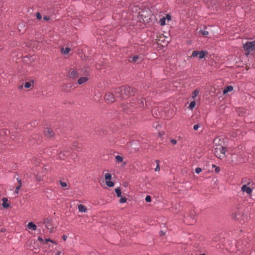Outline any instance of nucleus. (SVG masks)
Returning <instances> with one entry per match:
<instances>
[{
  "label": "nucleus",
  "instance_id": "nucleus-1",
  "mask_svg": "<svg viewBox=\"0 0 255 255\" xmlns=\"http://www.w3.org/2000/svg\"><path fill=\"white\" fill-rule=\"evenodd\" d=\"M246 55L248 56L252 51H255V40L247 41L243 45Z\"/></svg>",
  "mask_w": 255,
  "mask_h": 255
},
{
  "label": "nucleus",
  "instance_id": "nucleus-2",
  "mask_svg": "<svg viewBox=\"0 0 255 255\" xmlns=\"http://www.w3.org/2000/svg\"><path fill=\"white\" fill-rule=\"evenodd\" d=\"M144 99L143 98L134 99L130 103V105L135 108H142L144 107Z\"/></svg>",
  "mask_w": 255,
  "mask_h": 255
},
{
  "label": "nucleus",
  "instance_id": "nucleus-3",
  "mask_svg": "<svg viewBox=\"0 0 255 255\" xmlns=\"http://www.w3.org/2000/svg\"><path fill=\"white\" fill-rule=\"evenodd\" d=\"M122 92H123V95L124 98L133 95L134 93V90L133 88H130L128 86H124L121 87Z\"/></svg>",
  "mask_w": 255,
  "mask_h": 255
},
{
  "label": "nucleus",
  "instance_id": "nucleus-4",
  "mask_svg": "<svg viewBox=\"0 0 255 255\" xmlns=\"http://www.w3.org/2000/svg\"><path fill=\"white\" fill-rule=\"evenodd\" d=\"M226 149L224 146L216 148L214 150L215 155L219 158H222L226 156Z\"/></svg>",
  "mask_w": 255,
  "mask_h": 255
},
{
  "label": "nucleus",
  "instance_id": "nucleus-5",
  "mask_svg": "<svg viewBox=\"0 0 255 255\" xmlns=\"http://www.w3.org/2000/svg\"><path fill=\"white\" fill-rule=\"evenodd\" d=\"M43 223L45 225V227L51 232L53 229L52 224V219L50 217L46 218L43 219Z\"/></svg>",
  "mask_w": 255,
  "mask_h": 255
},
{
  "label": "nucleus",
  "instance_id": "nucleus-6",
  "mask_svg": "<svg viewBox=\"0 0 255 255\" xmlns=\"http://www.w3.org/2000/svg\"><path fill=\"white\" fill-rule=\"evenodd\" d=\"M105 178L106 180V185L109 187H112L114 186V183L111 181L112 177L110 173L107 172L105 174Z\"/></svg>",
  "mask_w": 255,
  "mask_h": 255
},
{
  "label": "nucleus",
  "instance_id": "nucleus-7",
  "mask_svg": "<svg viewBox=\"0 0 255 255\" xmlns=\"http://www.w3.org/2000/svg\"><path fill=\"white\" fill-rule=\"evenodd\" d=\"M105 100L108 103H113L115 101L116 97L113 93L108 92L105 96Z\"/></svg>",
  "mask_w": 255,
  "mask_h": 255
},
{
  "label": "nucleus",
  "instance_id": "nucleus-8",
  "mask_svg": "<svg viewBox=\"0 0 255 255\" xmlns=\"http://www.w3.org/2000/svg\"><path fill=\"white\" fill-rule=\"evenodd\" d=\"M114 95L116 98H119L124 99L123 92H122L121 87H118L116 88L114 91Z\"/></svg>",
  "mask_w": 255,
  "mask_h": 255
},
{
  "label": "nucleus",
  "instance_id": "nucleus-9",
  "mask_svg": "<svg viewBox=\"0 0 255 255\" xmlns=\"http://www.w3.org/2000/svg\"><path fill=\"white\" fill-rule=\"evenodd\" d=\"M241 190L243 192H246L250 195H251L253 192V189L246 184L242 186Z\"/></svg>",
  "mask_w": 255,
  "mask_h": 255
},
{
  "label": "nucleus",
  "instance_id": "nucleus-10",
  "mask_svg": "<svg viewBox=\"0 0 255 255\" xmlns=\"http://www.w3.org/2000/svg\"><path fill=\"white\" fill-rule=\"evenodd\" d=\"M44 134L47 137H51L53 135V132L50 128H46L44 130Z\"/></svg>",
  "mask_w": 255,
  "mask_h": 255
},
{
  "label": "nucleus",
  "instance_id": "nucleus-11",
  "mask_svg": "<svg viewBox=\"0 0 255 255\" xmlns=\"http://www.w3.org/2000/svg\"><path fill=\"white\" fill-rule=\"evenodd\" d=\"M27 227L28 229L32 231H35L37 229L36 225L33 222H29L27 225Z\"/></svg>",
  "mask_w": 255,
  "mask_h": 255
},
{
  "label": "nucleus",
  "instance_id": "nucleus-12",
  "mask_svg": "<svg viewBox=\"0 0 255 255\" xmlns=\"http://www.w3.org/2000/svg\"><path fill=\"white\" fill-rule=\"evenodd\" d=\"M88 80V78L86 77H83L80 78L78 80V83L79 85H81L82 84H84L86 83Z\"/></svg>",
  "mask_w": 255,
  "mask_h": 255
},
{
  "label": "nucleus",
  "instance_id": "nucleus-13",
  "mask_svg": "<svg viewBox=\"0 0 255 255\" xmlns=\"http://www.w3.org/2000/svg\"><path fill=\"white\" fill-rule=\"evenodd\" d=\"M78 208L80 212L85 213L87 210V208L82 204L79 205Z\"/></svg>",
  "mask_w": 255,
  "mask_h": 255
},
{
  "label": "nucleus",
  "instance_id": "nucleus-14",
  "mask_svg": "<svg viewBox=\"0 0 255 255\" xmlns=\"http://www.w3.org/2000/svg\"><path fill=\"white\" fill-rule=\"evenodd\" d=\"M78 72L76 70H72L70 72V73H69V77L71 78H73V79H74V78H76V77H77L78 76Z\"/></svg>",
  "mask_w": 255,
  "mask_h": 255
},
{
  "label": "nucleus",
  "instance_id": "nucleus-15",
  "mask_svg": "<svg viewBox=\"0 0 255 255\" xmlns=\"http://www.w3.org/2000/svg\"><path fill=\"white\" fill-rule=\"evenodd\" d=\"M2 200V207L4 208H8L9 206V205L7 203V199L6 198H3Z\"/></svg>",
  "mask_w": 255,
  "mask_h": 255
},
{
  "label": "nucleus",
  "instance_id": "nucleus-16",
  "mask_svg": "<svg viewBox=\"0 0 255 255\" xmlns=\"http://www.w3.org/2000/svg\"><path fill=\"white\" fill-rule=\"evenodd\" d=\"M17 182L19 183V185L18 186H17L16 187V188H15V193L16 194H18V193L19 190V189L20 188V187H21V185H22V182H21V180L20 179H19L18 178H17Z\"/></svg>",
  "mask_w": 255,
  "mask_h": 255
},
{
  "label": "nucleus",
  "instance_id": "nucleus-17",
  "mask_svg": "<svg viewBox=\"0 0 255 255\" xmlns=\"http://www.w3.org/2000/svg\"><path fill=\"white\" fill-rule=\"evenodd\" d=\"M69 152L65 151L63 152H61L59 153V157L61 159H64L65 157L68 156L69 155Z\"/></svg>",
  "mask_w": 255,
  "mask_h": 255
},
{
  "label": "nucleus",
  "instance_id": "nucleus-18",
  "mask_svg": "<svg viewBox=\"0 0 255 255\" xmlns=\"http://www.w3.org/2000/svg\"><path fill=\"white\" fill-rule=\"evenodd\" d=\"M233 90V87L232 86H228L226 87L223 90V93L224 94H227L229 92H231Z\"/></svg>",
  "mask_w": 255,
  "mask_h": 255
},
{
  "label": "nucleus",
  "instance_id": "nucleus-19",
  "mask_svg": "<svg viewBox=\"0 0 255 255\" xmlns=\"http://www.w3.org/2000/svg\"><path fill=\"white\" fill-rule=\"evenodd\" d=\"M71 51V49L69 47L62 48L61 49V51L62 53L64 54H67Z\"/></svg>",
  "mask_w": 255,
  "mask_h": 255
},
{
  "label": "nucleus",
  "instance_id": "nucleus-20",
  "mask_svg": "<svg viewBox=\"0 0 255 255\" xmlns=\"http://www.w3.org/2000/svg\"><path fill=\"white\" fill-rule=\"evenodd\" d=\"M59 183L61 185V187L63 188H66V189H68L69 188L68 187V185L67 182L62 181V180L59 181Z\"/></svg>",
  "mask_w": 255,
  "mask_h": 255
},
{
  "label": "nucleus",
  "instance_id": "nucleus-21",
  "mask_svg": "<svg viewBox=\"0 0 255 255\" xmlns=\"http://www.w3.org/2000/svg\"><path fill=\"white\" fill-rule=\"evenodd\" d=\"M34 83L33 81H30L29 82H27L24 84V87L26 88H30Z\"/></svg>",
  "mask_w": 255,
  "mask_h": 255
},
{
  "label": "nucleus",
  "instance_id": "nucleus-22",
  "mask_svg": "<svg viewBox=\"0 0 255 255\" xmlns=\"http://www.w3.org/2000/svg\"><path fill=\"white\" fill-rule=\"evenodd\" d=\"M115 190L116 193L117 194V196L118 197H122V191H121V189L119 187L116 188Z\"/></svg>",
  "mask_w": 255,
  "mask_h": 255
},
{
  "label": "nucleus",
  "instance_id": "nucleus-23",
  "mask_svg": "<svg viewBox=\"0 0 255 255\" xmlns=\"http://www.w3.org/2000/svg\"><path fill=\"white\" fill-rule=\"evenodd\" d=\"M166 18H164V17L161 18L160 19H159V23L161 25V26H163L164 25L166 24Z\"/></svg>",
  "mask_w": 255,
  "mask_h": 255
},
{
  "label": "nucleus",
  "instance_id": "nucleus-24",
  "mask_svg": "<svg viewBox=\"0 0 255 255\" xmlns=\"http://www.w3.org/2000/svg\"><path fill=\"white\" fill-rule=\"evenodd\" d=\"M199 93V91L198 90H195L192 93V98H195V97H196L198 95Z\"/></svg>",
  "mask_w": 255,
  "mask_h": 255
},
{
  "label": "nucleus",
  "instance_id": "nucleus-25",
  "mask_svg": "<svg viewBox=\"0 0 255 255\" xmlns=\"http://www.w3.org/2000/svg\"><path fill=\"white\" fill-rule=\"evenodd\" d=\"M205 51H199V54L198 55L199 58L200 59L203 58L205 56Z\"/></svg>",
  "mask_w": 255,
  "mask_h": 255
},
{
  "label": "nucleus",
  "instance_id": "nucleus-26",
  "mask_svg": "<svg viewBox=\"0 0 255 255\" xmlns=\"http://www.w3.org/2000/svg\"><path fill=\"white\" fill-rule=\"evenodd\" d=\"M116 161L118 163L121 162L123 160V158L120 155H117L116 156Z\"/></svg>",
  "mask_w": 255,
  "mask_h": 255
},
{
  "label": "nucleus",
  "instance_id": "nucleus-27",
  "mask_svg": "<svg viewBox=\"0 0 255 255\" xmlns=\"http://www.w3.org/2000/svg\"><path fill=\"white\" fill-rule=\"evenodd\" d=\"M196 105V102L195 101H192L190 103L189 106V109L190 110H192Z\"/></svg>",
  "mask_w": 255,
  "mask_h": 255
},
{
  "label": "nucleus",
  "instance_id": "nucleus-28",
  "mask_svg": "<svg viewBox=\"0 0 255 255\" xmlns=\"http://www.w3.org/2000/svg\"><path fill=\"white\" fill-rule=\"evenodd\" d=\"M159 162V160H156V163H157V165H156V167L155 168V171H159V170H160Z\"/></svg>",
  "mask_w": 255,
  "mask_h": 255
},
{
  "label": "nucleus",
  "instance_id": "nucleus-29",
  "mask_svg": "<svg viewBox=\"0 0 255 255\" xmlns=\"http://www.w3.org/2000/svg\"><path fill=\"white\" fill-rule=\"evenodd\" d=\"M199 54V51H194L192 52V56L194 57H197Z\"/></svg>",
  "mask_w": 255,
  "mask_h": 255
},
{
  "label": "nucleus",
  "instance_id": "nucleus-30",
  "mask_svg": "<svg viewBox=\"0 0 255 255\" xmlns=\"http://www.w3.org/2000/svg\"><path fill=\"white\" fill-rule=\"evenodd\" d=\"M200 33H202V34L204 36H207L209 34V32L208 31L203 30H201Z\"/></svg>",
  "mask_w": 255,
  "mask_h": 255
},
{
  "label": "nucleus",
  "instance_id": "nucleus-31",
  "mask_svg": "<svg viewBox=\"0 0 255 255\" xmlns=\"http://www.w3.org/2000/svg\"><path fill=\"white\" fill-rule=\"evenodd\" d=\"M127 199L126 197H121L120 199V202L121 203H125L127 202Z\"/></svg>",
  "mask_w": 255,
  "mask_h": 255
},
{
  "label": "nucleus",
  "instance_id": "nucleus-32",
  "mask_svg": "<svg viewBox=\"0 0 255 255\" xmlns=\"http://www.w3.org/2000/svg\"><path fill=\"white\" fill-rule=\"evenodd\" d=\"M212 166H213V167H215V172H216V173H218V172H220V167H218V166H216L215 165H214V164L212 165Z\"/></svg>",
  "mask_w": 255,
  "mask_h": 255
},
{
  "label": "nucleus",
  "instance_id": "nucleus-33",
  "mask_svg": "<svg viewBox=\"0 0 255 255\" xmlns=\"http://www.w3.org/2000/svg\"><path fill=\"white\" fill-rule=\"evenodd\" d=\"M145 200L146 202H151V197L150 196L147 195L145 197Z\"/></svg>",
  "mask_w": 255,
  "mask_h": 255
},
{
  "label": "nucleus",
  "instance_id": "nucleus-34",
  "mask_svg": "<svg viewBox=\"0 0 255 255\" xmlns=\"http://www.w3.org/2000/svg\"><path fill=\"white\" fill-rule=\"evenodd\" d=\"M164 18H166V20L167 19L168 21H170L171 20V16L169 14H167L166 15L165 17H164Z\"/></svg>",
  "mask_w": 255,
  "mask_h": 255
},
{
  "label": "nucleus",
  "instance_id": "nucleus-35",
  "mask_svg": "<svg viewBox=\"0 0 255 255\" xmlns=\"http://www.w3.org/2000/svg\"><path fill=\"white\" fill-rule=\"evenodd\" d=\"M139 57L138 56H134L132 58V62H136L137 60L138 59Z\"/></svg>",
  "mask_w": 255,
  "mask_h": 255
},
{
  "label": "nucleus",
  "instance_id": "nucleus-36",
  "mask_svg": "<svg viewBox=\"0 0 255 255\" xmlns=\"http://www.w3.org/2000/svg\"><path fill=\"white\" fill-rule=\"evenodd\" d=\"M202 171V169L200 167H197L195 169V172L196 173L199 174Z\"/></svg>",
  "mask_w": 255,
  "mask_h": 255
},
{
  "label": "nucleus",
  "instance_id": "nucleus-37",
  "mask_svg": "<svg viewBox=\"0 0 255 255\" xmlns=\"http://www.w3.org/2000/svg\"><path fill=\"white\" fill-rule=\"evenodd\" d=\"M36 16L37 19H41V16L39 12H37L36 14Z\"/></svg>",
  "mask_w": 255,
  "mask_h": 255
},
{
  "label": "nucleus",
  "instance_id": "nucleus-38",
  "mask_svg": "<svg viewBox=\"0 0 255 255\" xmlns=\"http://www.w3.org/2000/svg\"><path fill=\"white\" fill-rule=\"evenodd\" d=\"M199 125L198 124L197 125H195L194 126H193V129L195 130H196L198 129V128H199Z\"/></svg>",
  "mask_w": 255,
  "mask_h": 255
},
{
  "label": "nucleus",
  "instance_id": "nucleus-39",
  "mask_svg": "<svg viewBox=\"0 0 255 255\" xmlns=\"http://www.w3.org/2000/svg\"><path fill=\"white\" fill-rule=\"evenodd\" d=\"M36 179L37 181H40L42 180V178L38 175H36L35 176Z\"/></svg>",
  "mask_w": 255,
  "mask_h": 255
},
{
  "label": "nucleus",
  "instance_id": "nucleus-40",
  "mask_svg": "<svg viewBox=\"0 0 255 255\" xmlns=\"http://www.w3.org/2000/svg\"><path fill=\"white\" fill-rule=\"evenodd\" d=\"M171 143L172 144H176L177 143V140L176 139H172L170 141Z\"/></svg>",
  "mask_w": 255,
  "mask_h": 255
},
{
  "label": "nucleus",
  "instance_id": "nucleus-41",
  "mask_svg": "<svg viewBox=\"0 0 255 255\" xmlns=\"http://www.w3.org/2000/svg\"><path fill=\"white\" fill-rule=\"evenodd\" d=\"M51 242V243H52L56 244V243L54 242V241H53V240H51V239H46L45 240V242H46V243H47V242Z\"/></svg>",
  "mask_w": 255,
  "mask_h": 255
},
{
  "label": "nucleus",
  "instance_id": "nucleus-42",
  "mask_svg": "<svg viewBox=\"0 0 255 255\" xmlns=\"http://www.w3.org/2000/svg\"><path fill=\"white\" fill-rule=\"evenodd\" d=\"M79 145V144L78 143H74L73 144V147L78 150V145Z\"/></svg>",
  "mask_w": 255,
  "mask_h": 255
},
{
  "label": "nucleus",
  "instance_id": "nucleus-43",
  "mask_svg": "<svg viewBox=\"0 0 255 255\" xmlns=\"http://www.w3.org/2000/svg\"><path fill=\"white\" fill-rule=\"evenodd\" d=\"M62 238V239L63 240V241H65L67 239V237L66 235H63Z\"/></svg>",
  "mask_w": 255,
  "mask_h": 255
},
{
  "label": "nucleus",
  "instance_id": "nucleus-44",
  "mask_svg": "<svg viewBox=\"0 0 255 255\" xmlns=\"http://www.w3.org/2000/svg\"><path fill=\"white\" fill-rule=\"evenodd\" d=\"M38 240L40 242H43V239H42V237H38Z\"/></svg>",
  "mask_w": 255,
  "mask_h": 255
},
{
  "label": "nucleus",
  "instance_id": "nucleus-45",
  "mask_svg": "<svg viewBox=\"0 0 255 255\" xmlns=\"http://www.w3.org/2000/svg\"><path fill=\"white\" fill-rule=\"evenodd\" d=\"M44 19L46 20H49V17H47V16H45V17H44Z\"/></svg>",
  "mask_w": 255,
  "mask_h": 255
},
{
  "label": "nucleus",
  "instance_id": "nucleus-46",
  "mask_svg": "<svg viewBox=\"0 0 255 255\" xmlns=\"http://www.w3.org/2000/svg\"><path fill=\"white\" fill-rule=\"evenodd\" d=\"M61 253V252H58L55 254V255H60Z\"/></svg>",
  "mask_w": 255,
  "mask_h": 255
},
{
  "label": "nucleus",
  "instance_id": "nucleus-47",
  "mask_svg": "<svg viewBox=\"0 0 255 255\" xmlns=\"http://www.w3.org/2000/svg\"><path fill=\"white\" fill-rule=\"evenodd\" d=\"M250 255H255V251L252 252Z\"/></svg>",
  "mask_w": 255,
  "mask_h": 255
},
{
  "label": "nucleus",
  "instance_id": "nucleus-48",
  "mask_svg": "<svg viewBox=\"0 0 255 255\" xmlns=\"http://www.w3.org/2000/svg\"><path fill=\"white\" fill-rule=\"evenodd\" d=\"M181 2H185L186 0H178Z\"/></svg>",
  "mask_w": 255,
  "mask_h": 255
},
{
  "label": "nucleus",
  "instance_id": "nucleus-49",
  "mask_svg": "<svg viewBox=\"0 0 255 255\" xmlns=\"http://www.w3.org/2000/svg\"><path fill=\"white\" fill-rule=\"evenodd\" d=\"M160 233V235H163L164 234V233L163 232H162V231H161Z\"/></svg>",
  "mask_w": 255,
  "mask_h": 255
},
{
  "label": "nucleus",
  "instance_id": "nucleus-50",
  "mask_svg": "<svg viewBox=\"0 0 255 255\" xmlns=\"http://www.w3.org/2000/svg\"><path fill=\"white\" fill-rule=\"evenodd\" d=\"M191 218L194 220V215H192Z\"/></svg>",
  "mask_w": 255,
  "mask_h": 255
},
{
  "label": "nucleus",
  "instance_id": "nucleus-51",
  "mask_svg": "<svg viewBox=\"0 0 255 255\" xmlns=\"http://www.w3.org/2000/svg\"><path fill=\"white\" fill-rule=\"evenodd\" d=\"M200 255H205V254H201Z\"/></svg>",
  "mask_w": 255,
  "mask_h": 255
},
{
  "label": "nucleus",
  "instance_id": "nucleus-52",
  "mask_svg": "<svg viewBox=\"0 0 255 255\" xmlns=\"http://www.w3.org/2000/svg\"><path fill=\"white\" fill-rule=\"evenodd\" d=\"M1 232H3V229H1Z\"/></svg>",
  "mask_w": 255,
  "mask_h": 255
}]
</instances>
